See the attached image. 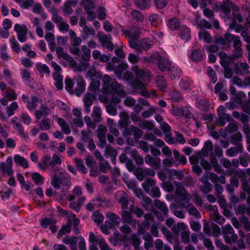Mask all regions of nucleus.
Masks as SVG:
<instances>
[{"label":"nucleus","mask_w":250,"mask_h":250,"mask_svg":"<svg viewBox=\"0 0 250 250\" xmlns=\"http://www.w3.org/2000/svg\"><path fill=\"white\" fill-rule=\"evenodd\" d=\"M121 216L123 222L126 223H130L132 219V216L131 212L127 210H123L121 212Z\"/></svg>","instance_id":"nucleus-63"},{"label":"nucleus","mask_w":250,"mask_h":250,"mask_svg":"<svg viewBox=\"0 0 250 250\" xmlns=\"http://www.w3.org/2000/svg\"><path fill=\"white\" fill-rule=\"evenodd\" d=\"M96 97L93 94L86 93L83 98L84 103V109L85 113L89 114L90 112V107L93 104Z\"/></svg>","instance_id":"nucleus-20"},{"label":"nucleus","mask_w":250,"mask_h":250,"mask_svg":"<svg viewBox=\"0 0 250 250\" xmlns=\"http://www.w3.org/2000/svg\"><path fill=\"white\" fill-rule=\"evenodd\" d=\"M136 7L141 10H145L150 7L151 5L150 0H134Z\"/></svg>","instance_id":"nucleus-40"},{"label":"nucleus","mask_w":250,"mask_h":250,"mask_svg":"<svg viewBox=\"0 0 250 250\" xmlns=\"http://www.w3.org/2000/svg\"><path fill=\"white\" fill-rule=\"evenodd\" d=\"M53 122L48 118L44 117L39 124L40 128L42 130H49L52 126Z\"/></svg>","instance_id":"nucleus-35"},{"label":"nucleus","mask_w":250,"mask_h":250,"mask_svg":"<svg viewBox=\"0 0 250 250\" xmlns=\"http://www.w3.org/2000/svg\"><path fill=\"white\" fill-rule=\"evenodd\" d=\"M20 75L22 81L26 84L28 83L31 75L29 71L26 69H21Z\"/></svg>","instance_id":"nucleus-60"},{"label":"nucleus","mask_w":250,"mask_h":250,"mask_svg":"<svg viewBox=\"0 0 250 250\" xmlns=\"http://www.w3.org/2000/svg\"><path fill=\"white\" fill-rule=\"evenodd\" d=\"M97 36L103 46L112 40V37L110 35H105L103 32H99Z\"/></svg>","instance_id":"nucleus-48"},{"label":"nucleus","mask_w":250,"mask_h":250,"mask_svg":"<svg viewBox=\"0 0 250 250\" xmlns=\"http://www.w3.org/2000/svg\"><path fill=\"white\" fill-rule=\"evenodd\" d=\"M104 93L111 95L112 101L115 104L119 103L121 102V98H124L126 95L124 86L116 81L111 83L110 86Z\"/></svg>","instance_id":"nucleus-5"},{"label":"nucleus","mask_w":250,"mask_h":250,"mask_svg":"<svg viewBox=\"0 0 250 250\" xmlns=\"http://www.w3.org/2000/svg\"><path fill=\"white\" fill-rule=\"evenodd\" d=\"M102 109L98 106H94L93 108L92 118L94 122L100 123L101 121Z\"/></svg>","instance_id":"nucleus-37"},{"label":"nucleus","mask_w":250,"mask_h":250,"mask_svg":"<svg viewBox=\"0 0 250 250\" xmlns=\"http://www.w3.org/2000/svg\"><path fill=\"white\" fill-rule=\"evenodd\" d=\"M198 36L199 39L206 43H210L212 41L211 35L205 30H201L198 33Z\"/></svg>","instance_id":"nucleus-43"},{"label":"nucleus","mask_w":250,"mask_h":250,"mask_svg":"<svg viewBox=\"0 0 250 250\" xmlns=\"http://www.w3.org/2000/svg\"><path fill=\"white\" fill-rule=\"evenodd\" d=\"M122 31L127 38L129 46L132 41L136 42L137 41L140 34V29L136 26H132L129 29H122Z\"/></svg>","instance_id":"nucleus-14"},{"label":"nucleus","mask_w":250,"mask_h":250,"mask_svg":"<svg viewBox=\"0 0 250 250\" xmlns=\"http://www.w3.org/2000/svg\"><path fill=\"white\" fill-rule=\"evenodd\" d=\"M13 158L12 156H8L6 163L2 162L0 163V170L4 174L8 176L11 175L13 173L12 169Z\"/></svg>","instance_id":"nucleus-16"},{"label":"nucleus","mask_w":250,"mask_h":250,"mask_svg":"<svg viewBox=\"0 0 250 250\" xmlns=\"http://www.w3.org/2000/svg\"><path fill=\"white\" fill-rule=\"evenodd\" d=\"M155 247L157 250H171L168 245H164L162 240L160 239H157L156 240Z\"/></svg>","instance_id":"nucleus-58"},{"label":"nucleus","mask_w":250,"mask_h":250,"mask_svg":"<svg viewBox=\"0 0 250 250\" xmlns=\"http://www.w3.org/2000/svg\"><path fill=\"white\" fill-rule=\"evenodd\" d=\"M235 36V35H232L227 31L225 34L224 38L217 37L215 38L214 42L221 45L222 49H226L229 48L230 43Z\"/></svg>","instance_id":"nucleus-12"},{"label":"nucleus","mask_w":250,"mask_h":250,"mask_svg":"<svg viewBox=\"0 0 250 250\" xmlns=\"http://www.w3.org/2000/svg\"><path fill=\"white\" fill-rule=\"evenodd\" d=\"M38 166L42 170H44L50 168L51 171H53L51 158L47 155L44 156L41 160V162L38 163Z\"/></svg>","instance_id":"nucleus-24"},{"label":"nucleus","mask_w":250,"mask_h":250,"mask_svg":"<svg viewBox=\"0 0 250 250\" xmlns=\"http://www.w3.org/2000/svg\"><path fill=\"white\" fill-rule=\"evenodd\" d=\"M180 36L183 40L187 42L190 38V29L186 26L182 25L180 28Z\"/></svg>","instance_id":"nucleus-41"},{"label":"nucleus","mask_w":250,"mask_h":250,"mask_svg":"<svg viewBox=\"0 0 250 250\" xmlns=\"http://www.w3.org/2000/svg\"><path fill=\"white\" fill-rule=\"evenodd\" d=\"M196 105L200 110L207 111L209 107V103L207 99L199 98L197 100Z\"/></svg>","instance_id":"nucleus-39"},{"label":"nucleus","mask_w":250,"mask_h":250,"mask_svg":"<svg viewBox=\"0 0 250 250\" xmlns=\"http://www.w3.org/2000/svg\"><path fill=\"white\" fill-rule=\"evenodd\" d=\"M10 45L13 51L18 53L21 51V47L15 37H11L9 40Z\"/></svg>","instance_id":"nucleus-50"},{"label":"nucleus","mask_w":250,"mask_h":250,"mask_svg":"<svg viewBox=\"0 0 250 250\" xmlns=\"http://www.w3.org/2000/svg\"><path fill=\"white\" fill-rule=\"evenodd\" d=\"M232 42L234 49L233 50V55L231 56V58L232 60H234L235 58H238L242 56L243 52L241 49L242 43L240 41V37L236 35Z\"/></svg>","instance_id":"nucleus-15"},{"label":"nucleus","mask_w":250,"mask_h":250,"mask_svg":"<svg viewBox=\"0 0 250 250\" xmlns=\"http://www.w3.org/2000/svg\"><path fill=\"white\" fill-rule=\"evenodd\" d=\"M173 155L174 159L176 161H178L183 165L187 163V160L186 157L184 155H181L180 153L178 150L174 149L173 150Z\"/></svg>","instance_id":"nucleus-56"},{"label":"nucleus","mask_w":250,"mask_h":250,"mask_svg":"<svg viewBox=\"0 0 250 250\" xmlns=\"http://www.w3.org/2000/svg\"><path fill=\"white\" fill-rule=\"evenodd\" d=\"M40 102V100L37 97L35 96H32L30 100L27 104V108L30 111L34 110L37 107Z\"/></svg>","instance_id":"nucleus-42"},{"label":"nucleus","mask_w":250,"mask_h":250,"mask_svg":"<svg viewBox=\"0 0 250 250\" xmlns=\"http://www.w3.org/2000/svg\"><path fill=\"white\" fill-rule=\"evenodd\" d=\"M172 231L176 234L181 232V238L182 242L187 244L189 242L190 231L187 226L184 223H179L173 225Z\"/></svg>","instance_id":"nucleus-9"},{"label":"nucleus","mask_w":250,"mask_h":250,"mask_svg":"<svg viewBox=\"0 0 250 250\" xmlns=\"http://www.w3.org/2000/svg\"><path fill=\"white\" fill-rule=\"evenodd\" d=\"M243 150L242 144H239L235 147H230L226 151V155L229 157H235L238 154L242 153Z\"/></svg>","instance_id":"nucleus-27"},{"label":"nucleus","mask_w":250,"mask_h":250,"mask_svg":"<svg viewBox=\"0 0 250 250\" xmlns=\"http://www.w3.org/2000/svg\"><path fill=\"white\" fill-rule=\"evenodd\" d=\"M223 11L226 21H230L229 29H234L236 33H240L244 28L242 25H238L237 22H241L243 21L242 17L239 12L238 7L233 4L230 0H223V2L221 6Z\"/></svg>","instance_id":"nucleus-1"},{"label":"nucleus","mask_w":250,"mask_h":250,"mask_svg":"<svg viewBox=\"0 0 250 250\" xmlns=\"http://www.w3.org/2000/svg\"><path fill=\"white\" fill-rule=\"evenodd\" d=\"M36 68L37 70L41 73L49 75L50 71L48 66L45 64H42L41 62H38L36 64Z\"/></svg>","instance_id":"nucleus-53"},{"label":"nucleus","mask_w":250,"mask_h":250,"mask_svg":"<svg viewBox=\"0 0 250 250\" xmlns=\"http://www.w3.org/2000/svg\"><path fill=\"white\" fill-rule=\"evenodd\" d=\"M69 35L73 45L75 46L74 47H77L80 45L82 42V40L79 37L76 36V33L73 30H69Z\"/></svg>","instance_id":"nucleus-45"},{"label":"nucleus","mask_w":250,"mask_h":250,"mask_svg":"<svg viewBox=\"0 0 250 250\" xmlns=\"http://www.w3.org/2000/svg\"><path fill=\"white\" fill-rule=\"evenodd\" d=\"M128 12L130 13L132 18L135 19L136 21L139 22L143 21L144 17L140 11L134 9L128 11Z\"/></svg>","instance_id":"nucleus-55"},{"label":"nucleus","mask_w":250,"mask_h":250,"mask_svg":"<svg viewBox=\"0 0 250 250\" xmlns=\"http://www.w3.org/2000/svg\"><path fill=\"white\" fill-rule=\"evenodd\" d=\"M106 217L111 221L114 225H118L121 222L120 217L112 212H107Z\"/></svg>","instance_id":"nucleus-49"},{"label":"nucleus","mask_w":250,"mask_h":250,"mask_svg":"<svg viewBox=\"0 0 250 250\" xmlns=\"http://www.w3.org/2000/svg\"><path fill=\"white\" fill-rule=\"evenodd\" d=\"M153 45V41L149 38H143L136 42L132 41L130 43V47L135 49L138 53H141L143 50L149 49Z\"/></svg>","instance_id":"nucleus-8"},{"label":"nucleus","mask_w":250,"mask_h":250,"mask_svg":"<svg viewBox=\"0 0 250 250\" xmlns=\"http://www.w3.org/2000/svg\"><path fill=\"white\" fill-rule=\"evenodd\" d=\"M14 30L17 32V38L21 42H24L26 41L28 29L25 25L16 24L14 25Z\"/></svg>","instance_id":"nucleus-17"},{"label":"nucleus","mask_w":250,"mask_h":250,"mask_svg":"<svg viewBox=\"0 0 250 250\" xmlns=\"http://www.w3.org/2000/svg\"><path fill=\"white\" fill-rule=\"evenodd\" d=\"M32 179L37 185H41L44 182V178L38 172H34L32 174Z\"/></svg>","instance_id":"nucleus-51"},{"label":"nucleus","mask_w":250,"mask_h":250,"mask_svg":"<svg viewBox=\"0 0 250 250\" xmlns=\"http://www.w3.org/2000/svg\"><path fill=\"white\" fill-rule=\"evenodd\" d=\"M167 178L170 180H172L174 178L179 180H181L184 177L182 172L180 170H177L174 169H167Z\"/></svg>","instance_id":"nucleus-28"},{"label":"nucleus","mask_w":250,"mask_h":250,"mask_svg":"<svg viewBox=\"0 0 250 250\" xmlns=\"http://www.w3.org/2000/svg\"><path fill=\"white\" fill-rule=\"evenodd\" d=\"M156 181L150 178H146L142 184L144 190L151 197H159L161 192L159 188L156 186Z\"/></svg>","instance_id":"nucleus-7"},{"label":"nucleus","mask_w":250,"mask_h":250,"mask_svg":"<svg viewBox=\"0 0 250 250\" xmlns=\"http://www.w3.org/2000/svg\"><path fill=\"white\" fill-rule=\"evenodd\" d=\"M70 51L77 59H82L84 61L88 62L91 58V50L85 45H82L81 49L78 47H71Z\"/></svg>","instance_id":"nucleus-10"},{"label":"nucleus","mask_w":250,"mask_h":250,"mask_svg":"<svg viewBox=\"0 0 250 250\" xmlns=\"http://www.w3.org/2000/svg\"><path fill=\"white\" fill-rule=\"evenodd\" d=\"M167 26L169 29L175 31L181 27V24L178 19L171 18L167 21Z\"/></svg>","instance_id":"nucleus-32"},{"label":"nucleus","mask_w":250,"mask_h":250,"mask_svg":"<svg viewBox=\"0 0 250 250\" xmlns=\"http://www.w3.org/2000/svg\"><path fill=\"white\" fill-rule=\"evenodd\" d=\"M158 66L160 70L165 72L169 71L174 78L179 77L181 75V70L175 65H172V63L165 58H162L158 62Z\"/></svg>","instance_id":"nucleus-6"},{"label":"nucleus","mask_w":250,"mask_h":250,"mask_svg":"<svg viewBox=\"0 0 250 250\" xmlns=\"http://www.w3.org/2000/svg\"><path fill=\"white\" fill-rule=\"evenodd\" d=\"M125 66L122 64H119L115 69V74L117 77L119 79H121L124 77L127 80L131 79L132 78V75L131 73L129 72H125Z\"/></svg>","instance_id":"nucleus-19"},{"label":"nucleus","mask_w":250,"mask_h":250,"mask_svg":"<svg viewBox=\"0 0 250 250\" xmlns=\"http://www.w3.org/2000/svg\"><path fill=\"white\" fill-rule=\"evenodd\" d=\"M241 188L244 192L241 193L240 198L243 200H245L247 198L246 193L250 194V186H249L248 180L246 178H242L241 179Z\"/></svg>","instance_id":"nucleus-30"},{"label":"nucleus","mask_w":250,"mask_h":250,"mask_svg":"<svg viewBox=\"0 0 250 250\" xmlns=\"http://www.w3.org/2000/svg\"><path fill=\"white\" fill-rule=\"evenodd\" d=\"M132 70L137 79L130 83L131 87L135 89H143L146 85L144 82L147 83L150 81L149 72L144 69H138L136 67H133Z\"/></svg>","instance_id":"nucleus-4"},{"label":"nucleus","mask_w":250,"mask_h":250,"mask_svg":"<svg viewBox=\"0 0 250 250\" xmlns=\"http://www.w3.org/2000/svg\"><path fill=\"white\" fill-rule=\"evenodd\" d=\"M94 206L97 207H105L107 206V202L100 196H98L96 199L92 200Z\"/></svg>","instance_id":"nucleus-61"},{"label":"nucleus","mask_w":250,"mask_h":250,"mask_svg":"<svg viewBox=\"0 0 250 250\" xmlns=\"http://www.w3.org/2000/svg\"><path fill=\"white\" fill-rule=\"evenodd\" d=\"M139 125L141 128L146 129L148 131H150L154 129L153 124L148 121L140 122Z\"/></svg>","instance_id":"nucleus-64"},{"label":"nucleus","mask_w":250,"mask_h":250,"mask_svg":"<svg viewBox=\"0 0 250 250\" xmlns=\"http://www.w3.org/2000/svg\"><path fill=\"white\" fill-rule=\"evenodd\" d=\"M13 159L17 165L20 166L24 168H27L29 167L28 161L24 157L19 154H16Z\"/></svg>","instance_id":"nucleus-31"},{"label":"nucleus","mask_w":250,"mask_h":250,"mask_svg":"<svg viewBox=\"0 0 250 250\" xmlns=\"http://www.w3.org/2000/svg\"><path fill=\"white\" fill-rule=\"evenodd\" d=\"M181 88L183 90H189L192 85V81L188 78H183L179 83Z\"/></svg>","instance_id":"nucleus-38"},{"label":"nucleus","mask_w":250,"mask_h":250,"mask_svg":"<svg viewBox=\"0 0 250 250\" xmlns=\"http://www.w3.org/2000/svg\"><path fill=\"white\" fill-rule=\"evenodd\" d=\"M75 163L79 169L83 173H86L87 169L84 166L83 160L81 158H75Z\"/></svg>","instance_id":"nucleus-62"},{"label":"nucleus","mask_w":250,"mask_h":250,"mask_svg":"<svg viewBox=\"0 0 250 250\" xmlns=\"http://www.w3.org/2000/svg\"><path fill=\"white\" fill-rule=\"evenodd\" d=\"M111 78L108 75L105 74L103 78V90L104 93L105 92L110 86Z\"/></svg>","instance_id":"nucleus-59"},{"label":"nucleus","mask_w":250,"mask_h":250,"mask_svg":"<svg viewBox=\"0 0 250 250\" xmlns=\"http://www.w3.org/2000/svg\"><path fill=\"white\" fill-rule=\"evenodd\" d=\"M154 206L155 207L159 209L165 214L167 216L168 209L166 205L159 200H155L154 202Z\"/></svg>","instance_id":"nucleus-47"},{"label":"nucleus","mask_w":250,"mask_h":250,"mask_svg":"<svg viewBox=\"0 0 250 250\" xmlns=\"http://www.w3.org/2000/svg\"><path fill=\"white\" fill-rule=\"evenodd\" d=\"M160 127L161 129L163 131L165 136L168 139V140H167V142L168 144H173V138L171 137V129L168 125L165 122H162L160 124Z\"/></svg>","instance_id":"nucleus-26"},{"label":"nucleus","mask_w":250,"mask_h":250,"mask_svg":"<svg viewBox=\"0 0 250 250\" xmlns=\"http://www.w3.org/2000/svg\"><path fill=\"white\" fill-rule=\"evenodd\" d=\"M156 81L157 85L161 88V90H164L166 88L167 82L164 77L157 76L156 77Z\"/></svg>","instance_id":"nucleus-54"},{"label":"nucleus","mask_w":250,"mask_h":250,"mask_svg":"<svg viewBox=\"0 0 250 250\" xmlns=\"http://www.w3.org/2000/svg\"><path fill=\"white\" fill-rule=\"evenodd\" d=\"M161 58V56L160 54L156 52L152 54L151 55L146 57L143 58V62H149V63H157L158 62Z\"/></svg>","instance_id":"nucleus-36"},{"label":"nucleus","mask_w":250,"mask_h":250,"mask_svg":"<svg viewBox=\"0 0 250 250\" xmlns=\"http://www.w3.org/2000/svg\"><path fill=\"white\" fill-rule=\"evenodd\" d=\"M51 184L56 189L68 190L71 185V180L62 169H57L51 180Z\"/></svg>","instance_id":"nucleus-2"},{"label":"nucleus","mask_w":250,"mask_h":250,"mask_svg":"<svg viewBox=\"0 0 250 250\" xmlns=\"http://www.w3.org/2000/svg\"><path fill=\"white\" fill-rule=\"evenodd\" d=\"M222 233L225 242L228 244L235 243L237 240V235L234 233L233 229L229 224L222 228Z\"/></svg>","instance_id":"nucleus-11"},{"label":"nucleus","mask_w":250,"mask_h":250,"mask_svg":"<svg viewBox=\"0 0 250 250\" xmlns=\"http://www.w3.org/2000/svg\"><path fill=\"white\" fill-rule=\"evenodd\" d=\"M124 150L126 153L131 155L137 164L142 165L144 163L143 158L138 153L136 150L132 149L130 147L127 146L125 148Z\"/></svg>","instance_id":"nucleus-23"},{"label":"nucleus","mask_w":250,"mask_h":250,"mask_svg":"<svg viewBox=\"0 0 250 250\" xmlns=\"http://www.w3.org/2000/svg\"><path fill=\"white\" fill-rule=\"evenodd\" d=\"M145 161L146 164L150 165L154 169L157 170L159 168L161 160L159 157H153L148 154L146 156Z\"/></svg>","instance_id":"nucleus-22"},{"label":"nucleus","mask_w":250,"mask_h":250,"mask_svg":"<svg viewBox=\"0 0 250 250\" xmlns=\"http://www.w3.org/2000/svg\"><path fill=\"white\" fill-rule=\"evenodd\" d=\"M232 144L235 146H238L239 144H242L241 143L242 141V135L241 133L237 132L234 133L231 136Z\"/></svg>","instance_id":"nucleus-57"},{"label":"nucleus","mask_w":250,"mask_h":250,"mask_svg":"<svg viewBox=\"0 0 250 250\" xmlns=\"http://www.w3.org/2000/svg\"><path fill=\"white\" fill-rule=\"evenodd\" d=\"M81 135L82 139L84 142H88L92 140L93 133L89 128L83 130L81 132Z\"/></svg>","instance_id":"nucleus-52"},{"label":"nucleus","mask_w":250,"mask_h":250,"mask_svg":"<svg viewBox=\"0 0 250 250\" xmlns=\"http://www.w3.org/2000/svg\"><path fill=\"white\" fill-rule=\"evenodd\" d=\"M85 201V197H80L77 201L71 202L69 205V207L76 211L79 212L80 210L81 207L84 204Z\"/></svg>","instance_id":"nucleus-29"},{"label":"nucleus","mask_w":250,"mask_h":250,"mask_svg":"<svg viewBox=\"0 0 250 250\" xmlns=\"http://www.w3.org/2000/svg\"><path fill=\"white\" fill-rule=\"evenodd\" d=\"M73 194H68L66 197L67 200L72 201L75 199V196H78L79 197L82 196V189L80 187L76 186L72 190Z\"/></svg>","instance_id":"nucleus-34"},{"label":"nucleus","mask_w":250,"mask_h":250,"mask_svg":"<svg viewBox=\"0 0 250 250\" xmlns=\"http://www.w3.org/2000/svg\"><path fill=\"white\" fill-rule=\"evenodd\" d=\"M74 83L76 85L75 88V94L77 96H80L85 90V83L82 76H78L74 80Z\"/></svg>","instance_id":"nucleus-18"},{"label":"nucleus","mask_w":250,"mask_h":250,"mask_svg":"<svg viewBox=\"0 0 250 250\" xmlns=\"http://www.w3.org/2000/svg\"><path fill=\"white\" fill-rule=\"evenodd\" d=\"M79 241V237H66L62 240V242L69 246L71 250H77V243Z\"/></svg>","instance_id":"nucleus-25"},{"label":"nucleus","mask_w":250,"mask_h":250,"mask_svg":"<svg viewBox=\"0 0 250 250\" xmlns=\"http://www.w3.org/2000/svg\"><path fill=\"white\" fill-rule=\"evenodd\" d=\"M230 121V117L226 113H220L216 120V123L219 126H224L227 122Z\"/></svg>","instance_id":"nucleus-33"},{"label":"nucleus","mask_w":250,"mask_h":250,"mask_svg":"<svg viewBox=\"0 0 250 250\" xmlns=\"http://www.w3.org/2000/svg\"><path fill=\"white\" fill-rule=\"evenodd\" d=\"M115 197L119 202L121 204L123 208L126 209L128 206V195L122 190L116 192Z\"/></svg>","instance_id":"nucleus-21"},{"label":"nucleus","mask_w":250,"mask_h":250,"mask_svg":"<svg viewBox=\"0 0 250 250\" xmlns=\"http://www.w3.org/2000/svg\"><path fill=\"white\" fill-rule=\"evenodd\" d=\"M52 13V21L54 22L59 28V30L64 33L68 31L69 26L67 23L66 21L64 20L61 16L58 15L55 12H51Z\"/></svg>","instance_id":"nucleus-13"},{"label":"nucleus","mask_w":250,"mask_h":250,"mask_svg":"<svg viewBox=\"0 0 250 250\" xmlns=\"http://www.w3.org/2000/svg\"><path fill=\"white\" fill-rule=\"evenodd\" d=\"M213 144L210 140H208L204 143V146L202 149V153L204 156L207 157L208 155L209 152L212 150Z\"/></svg>","instance_id":"nucleus-46"},{"label":"nucleus","mask_w":250,"mask_h":250,"mask_svg":"<svg viewBox=\"0 0 250 250\" xmlns=\"http://www.w3.org/2000/svg\"><path fill=\"white\" fill-rule=\"evenodd\" d=\"M120 119L119 125L120 127H125L128 125L129 116L125 112H122L120 114Z\"/></svg>","instance_id":"nucleus-44"},{"label":"nucleus","mask_w":250,"mask_h":250,"mask_svg":"<svg viewBox=\"0 0 250 250\" xmlns=\"http://www.w3.org/2000/svg\"><path fill=\"white\" fill-rule=\"evenodd\" d=\"M174 184L177 187L175 190V202L177 205L182 208H188L190 206L189 201L192 198L191 195L182 186L181 183L174 181Z\"/></svg>","instance_id":"nucleus-3"}]
</instances>
